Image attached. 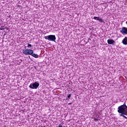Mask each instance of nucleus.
<instances>
[{
    "instance_id": "nucleus-1",
    "label": "nucleus",
    "mask_w": 127,
    "mask_h": 127,
    "mask_svg": "<svg viewBox=\"0 0 127 127\" xmlns=\"http://www.w3.org/2000/svg\"><path fill=\"white\" fill-rule=\"evenodd\" d=\"M118 112L119 114H123L125 116H127V106L126 104L119 106Z\"/></svg>"
},
{
    "instance_id": "nucleus-2",
    "label": "nucleus",
    "mask_w": 127,
    "mask_h": 127,
    "mask_svg": "<svg viewBox=\"0 0 127 127\" xmlns=\"http://www.w3.org/2000/svg\"><path fill=\"white\" fill-rule=\"evenodd\" d=\"M45 39L49 40V41H54V42H55V41L56 40V37L55 36V35H50L45 36Z\"/></svg>"
},
{
    "instance_id": "nucleus-3",
    "label": "nucleus",
    "mask_w": 127,
    "mask_h": 127,
    "mask_svg": "<svg viewBox=\"0 0 127 127\" xmlns=\"http://www.w3.org/2000/svg\"><path fill=\"white\" fill-rule=\"evenodd\" d=\"M22 53L25 54V55H31L33 54V50L31 49L23 50Z\"/></svg>"
},
{
    "instance_id": "nucleus-4",
    "label": "nucleus",
    "mask_w": 127,
    "mask_h": 127,
    "mask_svg": "<svg viewBox=\"0 0 127 127\" xmlns=\"http://www.w3.org/2000/svg\"><path fill=\"white\" fill-rule=\"evenodd\" d=\"M29 87L30 88V89H36L37 88H38V87H39V83L37 82H35L33 83L30 84Z\"/></svg>"
},
{
    "instance_id": "nucleus-5",
    "label": "nucleus",
    "mask_w": 127,
    "mask_h": 127,
    "mask_svg": "<svg viewBox=\"0 0 127 127\" xmlns=\"http://www.w3.org/2000/svg\"><path fill=\"white\" fill-rule=\"evenodd\" d=\"M120 32L123 34V35H126V34H127V27H123L122 29L120 30Z\"/></svg>"
},
{
    "instance_id": "nucleus-6",
    "label": "nucleus",
    "mask_w": 127,
    "mask_h": 127,
    "mask_svg": "<svg viewBox=\"0 0 127 127\" xmlns=\"http://www.w3.org/2000/svg\"><path fill=\"white\" fill-rule=\"evenodd\" d=\"M93 19H95V20H98V21H99V22H101V23H105V21H104V20H103V19L100 18L99 17H96L94 16L93 17Z\"/></svg>"
},
{
    "instance_id": "nucleus-7",
    "label": "nucleus",
    "mask_w": 127,
    "mask_h": 127,
    "mask_svg": "<svg viewBox=\"0 0 127 127\" xmlns=\"http://www.w3.org/2000/svg\"><path fill=\"white\" fill-rule=\"evenodd\" d=\"M107 43L108 44H109L110 45H114V44H116V42L113 39H108L107 40Z\"/></svg>"
},
{
    "instance_id": "nucleus-8",
    "label": "nucleus",
    "mask_w": 127,
    "mask_h": 127,
    "mask_svg": "<svg viewBox=\"0 0 127 127\" xmlns=\"http://www.w3.org/2000/svg\"><path fill=\"white\" fill-rule=\"evenodd\" d=\"M122 43L124 45H127V37H125L122 40Z\"/></svg>"
},
{
    "instance_id": "nucleus-9",
    "label": "nucleus",
    "mask_w": 127,
    "mask_h": 127,
    "mask_svg": "<svg viewBox=\"0 0 127 127\" xmlns=\"http://www.w3.org/2000/svg\"><path fill=\"white\" fill-rule=\"evenodd\" d=\"M31 55L33 57H34L35 58H38V57H39V56H38V55L34 54L33 53Z\"/></svg>"
},
{
    "instance_id": "nucleus-10",
    "label": "nucleus",
    "mask_w": 127,
    "mask_h": 127,
    "mask_svg": "<svg viewBox=\"0 0 127 127\" xmlns=\"http://www.w3.org/2000/svg\"><path fill=\"white\" fill-rule=\"evenodd\" d=\"M120 117H123V118L127 120V117L126 116H125V114H121L120 115Z\"/></svg>"
},
{
    "instance_id": "nucleus-11",
    "label": "nucleus",
    "mask_w": 127,
    "mask_h": 127,
    "mask_svg": "<svg viewBox=\"0 0 127 127\" xmlns=\"http://www.w3.org/2000/svg\"><path fill=\"white\" fill-rule=\"evenodd\" d=\"M4 29H5V28H4V26H1L0 27V30H4Z\"/></svg>"
},
{
    "instance_id": "nucleus-12",
    "label": "nucleus",
    "mask_w": 127,
    "mask_h": 127,
    "mask_svg": "<svg viewBox=\"0 0 127 127\" xmlns=\"http://www.w3.org/2000/svg\"><path fill=\"white\" fill-rule=\"evenodd\" d=\"M27 47H28V48H30L31 47H32V46L31 45L28 44Z\"/></svg>"
},
{
    "instance_id": "nucleus-13",
    "label": "nucleus",
    "mask_w": 127,
    "mask_h": 127,
    "mask_svg": "<svg viewBox=\"0 0 127 127\" xmlns=\"http://www.w3.org/2000/svg\"><path fill=\"white\" fill-rule=\"evenodd\" d=\"M67 98H68V99H70V98H71V94H68L67 95Z\"/></svg>"
},
{
    "instance_id": "nucleus-14",
    "label": "nucleus",
    "mask_w": 127,
    "mask_h": 127,
    "mask_svg": "<svg viewBox=\"0 0 127 127\" xmlns=\"http://www.w3.org/2000/svg\"><path fill=\"white\" fill-rule=\"evenodd\" d=\"M94 121H95V122H98L99 121V119H98L97 118H95Z\"/></svg>"
},
{
    "instance_id": "nucleus-15",
    "label": "nucleus",
    "mask_w": 127,
    "mask_h": 127,
    "mask_svg": "<svg viewBox=\"0 0 127 127\" xmlns=\"http://www.w3.org/2000/svg\"><path fill=\"white\" fill-rule=\"evenodd\" d=\"M56 127H63V126H62L61 125H59V126Z\"/></svg>"
},
{
    "instance_id": "nucleus-16",
    "label": "nucleus",
    "mask_w": 127,
    "mask_h": 127,
    "mask_svg": "<svg viewBox=\"0 0 127 127\" xmlns=\"http://www.w3.org/2000/svg\"><path fill=\"white\" fill-rule=\"evenodd\" d=\"M68 105H72V103H69L68 104Z\"/></svg>"
},
{
    "instance_id": "nucleus-17",
    "label": "nucleus",
    "mask_w": 127,
    "mask_h": 127,
    "mask_svg": "<svg viewBox=\"0 0 127 127\" xmlns=\"http://www.w3.org/2000/svg\"><path fill=\"white\" fill-rule=\"evenodd\" d=\"M21 6L20 5H18V7H20Z\"/></svg>"
},
{
    "instance_id": "nucleus-18",
    "label": "nucleus",
    "mask_w": 127,
    "mask_h": 127,
    "mask_svg": "<svg viewBox=\"0 0 127 127\" xmlns=\"http://www.w3.org/2000/svg\"><path fill=\"white\" fill-rule=\"evenodd\" d=\"M126 24L127 25V21H126Z\"/></svg>"
}]
</instances>
